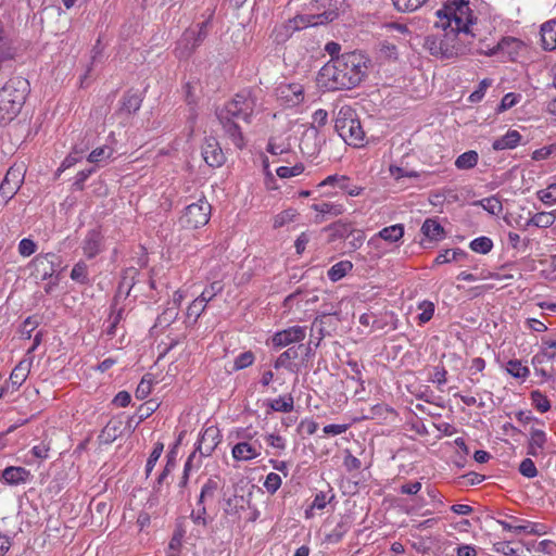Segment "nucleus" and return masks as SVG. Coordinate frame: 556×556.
<instances>
[{
    "instance_id": "obj_1",
    "label": "nucleus",
    "mask_w": 556,
    "mask_h": 556,
    "mask_svg": "<svg viewBox=\"0 0 556 556\" xmlns=\"http://www.w3.org/2000/svg\"><path fill=\"white\" fill-rule=\"evenodd\" d=\"M437 17L434 27L441 31L428 35L424 42V47L431 55L451 59L468 52L477 53L479 41L476 42V23L468 2H446L437 11Z\"/></svg>"
},
{
    "instance_id": "obj_2",
    "label": "nucleus",
    "mask_w": 556,
    "mask_h": 556,
    "mask_svg": "<svg viewBox=\"0 0 556 556\" xmlns=\"http://www.w3.org/2000/svg\"><path fill=\"white\" fill-rule=\"evenodd\" d=\"M369 60L357 51L332 58L319 71L317 84L329 91L352 89L367 76Z\"/></svg>"
},
{
    "instance_id": "obj_3",
    "label": "nucleus",
    "mask_w": 556,
    "mask_h": 556,
    "mask_svg": "<svg viewBox=\"0 0 556 556\" xmlns=\"http://www.w3.org/2000/svg\"><path fill=\"white\" fill-rule=\"evenodd\" d=\"M255 106L256 99L251 92H240L216 113L225 132L238 149L244 147V138L235 119H242L250 123Z\"/></svg>"
},
{
    "instance_id": "obj_4",
    "label": "nucleus",
    "mask_w": 556,
    "mask_h": 556,
    "mask_svg": "<svg viewBox=\"0 0 556 556\" xmlns=\"http://www.w3.org/2000/svg\"><path fill=\"white\" fill-rule=\"evenodd\" d=\"M29 81L17 76L9 79L0 89V125L13 121L21 112L27 94Z\"/></svg>"
},
{
    "instance_id": "obj_5",
    "label": "nucleus",
    "mask_w": 556,
    "mask_h": 556,
    "mask_svg": "<svg viewBox=\"0 0 556 556\" xmlns=\"http://www.w3.org/2000/svg\"><path fill=\"white\" fill-rule=\"evenodd\" d=\"M338 13L327 10L320 14L298 15L274 27L270 37L276 45H283L296 30L332 22Z\"/></svg>"
},
{
    "instance_id": "obj_6",
    "label": "nucleus",
    "mask_w": 556,
    "mask_h": 556,
    "mask_svg": "<svg viewBox=\"0 0 556 556\" xmlns=\"http://www.w3.org/2000/svg\"><path fill=\"white\" fill-rule=\"evenodd\" d=\"M334 128L348 144L356 148L364 146L365 132L352 106L346 104L340 106L336 116Z\"/></svg>"
},
{
    "instance_id": "obj_7",
    "label": "nucleus",
    "mask_w": 556,
    "mask_h": 556,
    "mask_svg": "<svg viewBox=\"0 0 556 556\" xmlns=\"http://www.w3.org/2000/svg\"><path fill=\"white\" fill-rule=\"evenodd\" d=\"M219 442L220 433L216 426H208L204 428L200 439L198 440L197 448L190 454L185 464L181 484L187 483L189 471L192 468H199L202 464V458L211 456Z\"/></svg>"
},
{
    "instance_id": "obj_8",
    "label": "nucleus",
    "mask_w": 556,
    "mask_h": 556,
    "mask_svg": "<svg viewBox=\"0 0 556 556\" xmlns=\"http://www.w3.org/2000/svg\"><path fill=\"white\" fill-rule=\"evenodd\" d=\"M208 21L202 22L197 25V28H188L182 34L177 42L176 52L179 59L189 58L192 52L205 40L207 37Z\"/></svg>"
},
{
    "instance_id": "obj_9",
    "label": "nucleus",
    "mask_w": 556,
    "mask_h": 556,
    "mask_svg": "<svg viewBox=\"0 0 556 556\" xmlns=\"http://www.w3.org/2000/svg\"><path fill=\"white\" fill-rule=\"evenodd\" d=\"M211 215V204L205 199L189 204L180 216V224L188 229H197L208 223Z\"/></svg>"
},
{
    "instance_id": "obj_10",
    "label": "nucleus",
    "mask_w": 556,
    "mask_h": 556,
    "mask_svg": "<svg viewBox=\"0 0 556 556\" xmlns=\"http://www.w3.org/2000/svg\"><path fill=\"white\" fill-rule=\"evenodd\" d=\"M24 177L25 165L23 163L14 164L8 169L0 185V195L4 198L7 202L18 191L24 181Z\"/></svg>"
},
{
    "instance_id": "obj_11",
    "label": "nucleus",
    "mask_w": 556,
    "mask_h": 556,
    "mask_svg": "<svg viewBox=\"0 0 556 556\" xmlns=\"http://www.w3.org/2000/svg\"><path fill=\"white\" fill-rule=\"evenodd\" d=\"M61 265V258L55 253L39 254L33 260L34 274L46 280L51 278Z\"/></svg>"
},
{
    "instance_id": "obj_12",
    "label": "nucleus",
    "mask_w": 556,
    "mask_h": 556,
    "mask_svg": "<svg viewBox=\"0 0 556 556\" xmlns=\"http://www.w3.org/2000/svg\"><path fill=\"white\" fill-rule=\"evenodd\" d=\"M520 47V41L513 37L503 38L501 41L495 45H484L483 40L479 39V48H477V53L493 55L498 52H503L513 56L518 53V49Z\"/></svg>"
},
{
    "instance_id": "obj_13",
    "label": "nucleus",
    "mask_w": 556,
    "mask_h": 556,
    "mask_svg": "<svg viewBox=\"0 0 556 556\" xmlns=\"http://www.w3.org/2000/svg\"><path fill=\"white\" fill-rule=\"evenodd\" d=\"M278 98L288 106H295L304 100V88L301 84H281L277 88Z\"/></svg>"
},
{
    "instance_id": "obj_14",
    "label": "nucleus",
    "mask_w": 556,
    "mask_h": 556,
    "mask_svg": "<svg viewBox=\"0 0 556 556\" xmlns=\"http://www.w3.org/2000/svg\"><path fill=\"white\" fill-rule=\"evenodd\" d=\"M306 336L305 327L293 326L278 331L273 337L275 348H283L291 343L301 342Z\"/></svg>"
},
{
    "instance_id": "obj_15",
    "label": "nucleus",
    "mask_w": 556,
    "mask_h": 556,
    "mask_svg": "<svg viewBox=\"0 0 556 556\" xmlns=\"http://www.w3.org/2000/svg\"><path fill=\"white\" fill-rule=\"evenodd\" d=\"M202 156L205 163L211 167H219L226 160L223 150L215 138L206 139L202 147Z\"/></svg>"
},
{
    "instance_id": "obj_16",
    "label": "nucleus",
    "mask_w": 556,
    "mask_h": 556,
    "mask_svg": "<svg viewBox=\"0 0 556 556\" xmlns=\"http://www.w3.org/2000/svg\"><path fill=\"white\" fill-rule=\"evenodd\" d=\"M261 444L250 443L248 441L237 443L231 451L236 460H251L261 455Z\"/></svg>"
},
{
    "instance_id": "obj_17",
    "label": "nucleus",
    "mask_w": 556,
    "mask_h": 556,
    "mask_svg": "<svg viewBox=\"0 0 556 556\" xmlns=\"http://www.w3.org/2000/svg\"><path fill=\"white\" fill-rule=\"evenodd\" d=\"M225 481L219 476H212L202 485L198 505H203L207 500H213L216 492L224 488Z\"/></svg>"
},
{
    "instance_id": "obj_18",
    "label": "nucleus",
    "mask_w": 556,
    "mask_h": 556,
    "mask_svg": "<svg viewBox=\"0 0 556 556\" xmlns=\"http://www.w3.org/2000/svg\"><path fill=\"white\" fill-rule=\"evenodd\" d=\"M31 364H33L31 358H23L13 368V370L10 375V382L15 390L18 389L27 379V377L30 372Z\"/></svg>"
},
{
    "instance_id": "obj_19",
    "label": "nucleus",
    "mask_w": 556,
    "mask_h": 556,
    "mask_svg": "<svg viewBox=\"0 0 556 556\" xmlns=\"http://www.w3.org/2000/svg\"><path fill=\"white\" fill-rule=\"evenodd\" d=\"M102 237L99 231L91 230L87 233L83 250L87 257L92 258L101 251Z\"/></svg>"
},
{
    "instance_id": "obj_20",
    "label": "nucleus",
    "mask_w": 556,
    "mask_h": 556,
    "mask_svg": "<svg viewBox=\"0 0 556 556\" xmlns=\"http://www.w3.org/2000/svg\"><path fill=\"white\" fill-rule=\"evenodd\" d=\"M28 476H29V472L25 468L14 467V466L7 467L1 472V478L8 484H11V485H16V484L26 482Z\"/></svg>"
},
{
    "instance_id": "obj_21",
    "label": "nucleus",
    "mask_w": 556,
    "mask_h": 556,
    "mask_svg": "<svg viewBox=\"0 0 556 556\" xmlns=\"http://www.w3.org/2000/svg\"><path fill=\"white\" fill-rule=\"evenodd\" d=\"M541 37L545 50L556 49V20L548 21L541 26Z\"/></svg>"
},
{
    "instance_id": "obj_22",
    "label": "nucleus",
    "mask_w": 556,
    "mask_h": 556,
    "mask_svg": "<svg viewBox=\"0 0 556 556\" xmlns=\"http://www.w3.org/2000/svg\"><path fill=\"white\" fill-rule=\"evenodd\" d=\"M303 293L301 290H296L295 292L289 294L283 301V307L291 309L294 305H299L300 302H304L306 306L313 305L318 302V295L315 293Z\"/></svg>"
},
{
    "instance_id": "obj_23",
    "label": "nucleus",
    "mask_w": 556,
    "mask_h": 556,
    "mask_svg": "<svg viewBox=\"0 0 556 556\" xmlns=\"http://www.w3.org/2000/svg\"><path fill=\"white\" fill-rule=\"evenodd\" d=\"M521 140V135L517 130H508L504 136L493 141V149L495 151L514 149Z\"/></svg>"
},
{
    "instance_id": "obj_24",
    "label": "nucleus",
    "mask_w": 556,
    "mask_h": 556,
    "mask_svg": "<svg viewBox=\"0 0 556 556\" xmlns=\"http://www.w3.org/2000/svg\"><path fill=\"white\" fill-rule=\"evenodd\" d=\"M546 443V435L543 430L532 429L530 440L527 448V454L533 457L539 455V450H542Z\"/></svg>"
},
{
    "instance_id": "obj_25",
    "label": "nucleus",
    "mask_w": 556,
    "mask_h": 556,
    "mask_svg": "<svg viewBox=\"0 0 556 556\" xmlns=\"http://www.w3.org/2000/svg\"><path fill=\"white\" fill-rule=\"evenodd\" d=\"M142 99L138 93L126 92L122 99L121 111L128 115L136 113L141 106Z\"/></svg>"
},
{
    "instance_id": "obj_26",
    "label": "nucleus",
    "mask_w": 556,
    "mask_h": 556,
    "mask_svg": "<svg viewBox=\"0 0 556 556\" xmlns=\"http://www.w3.org/2000/svg\"><path fill=\"white\" fill-rule=\"evenodd\" d=\"M421 231L430 240H440L444 236L443 227L432 218H427L424 222Z\"/></svg>"
},
{
    "instance_id": "obj_27",
    "label": "nucleus",
    "mask_w": 556,
    "mask_h": 556,
    "mask_svg": "<svg viewBox=\"0 0 556 556\" xmlns=\"http://www.w3.org/2000/svg\"><path fill=\"white\" fill-rule=\"evenodd\" d=\"M472 205L481 206L492 215H498L503 211V204L501 200L495 195L482 200H477L472 203Z\"/></svg>"
},
{
    "instance_id": "obj_28",
    "label": "nucleus",
    "mask_w": 556,
    "mask_h": 556,
    "mask_svg": "<svg viewBox=\"0 0 556 556\" xmlns=\"http://www.w3.org/2000/svg\"><path fill=\"white\" fill-rule=\"evenodd\" d=\"M303 348L302 344L299 346H292L281 353L275 362V368H290V361L299 357V350Z\"/></svg>"
},
{
    "instance_id": "obj_29",
    "label": "nucleus",
    "mask_w": 556,
    "mask_h": 556,
    "mask_svg": "<svg viewBox=\"0 0 556 556\" xmlns=\"http://www.w3.org/2000/svg\"><path fill=\"white\" fill-rule=\"evenodd\" d=\"M268 405L274 412L289 413L294 407V401L292 395H285L278 399L270 400Z\"/></svg>"
},
{
    "instance_id": "obj_30",
    "label": "nucleus",
    "mask_w": 556,
    "mask_h": 556,
    "mask_svg": "<svg viewBox=\"0 0 556 556\" xmlns=\"http://www.w3.org/2000/svg\"><path fill=\"white\" fill-rule=\"evenodd\" d=\"M247 503L248 501H245L243 496L235 494L226 500L224 511L231 516L239 515V513L245 508Z\"/></svg>"
},
{
    "instance_id": "obj_31",
    "label": "nucleus",
    "mask_w": 556,
    "mask_h": 556,
    "mask_svg": "<svg viewBox=\"0 0 556 556\" xmlns=\"http://www.w3.org/2000/svg\"><path fill=\"white\" fill-rule=\"evenodd\" d=\"M478 160H479L478 153L473 150H470V151H467V152L460 154L456 159L455 166L458 169H471L477 165Z\"/></svg>"
},
{
    "instance_id": "obj_32",
    "label": "nucleus",
    "mask_w": 556,
    "mask_h": 556,
    "mask_svg": "<svg viewBox=\"0 0 556 556\" xmlns=\"http://www.w3.org/2000/svg\"><path fill=\"white\" fill-rule=\"evenodd\" d=\"M352 268L353 265L350 261H341L331 266L328 270V277L331 281L336 282L343 278Z\"/></svg>"
},
{
    "instance_id": "obj_33",
    "label": "nucleus",
    "mask_w": 556,
    "mask_h": 556,
    "mask_svg": "<svg viewBox=\"0 0 556 556\" xmlns=\"http://www.w3.org/2000/svg\"><path fill=\"white\" fill-rule=\"evenodd\" d=\"M404 235V227L401 224L392 225L381 229L378 236L388 242H396Z\"/></svg>"
},
{
    "instance_id": "obj_34",
    "label": "nucleus",
    "mask_w": 556,
    "mask_h": 556,
    "mask_svg": "<svg viewBox=\"0 0 556 556\" xmlns=\"http://www.w3.org/2000/svg\"><path fill=\"white\" fill-rule=\"evenodd\" d=\"M555 222V217L552 213L548 212H540L534 214L526 224V226H535L539 228H547L552 226Z\"/></svg>"
},
{
    "instance_id": "obj_35",
    "label": "nucleus",
    "mask_w": 556,
    "mask_h": 556,
    "mask_svg": "<svg viewBox=\"0 0 556 556\" xmlns=\"http://www.w3.org/2000/svg\"><path fill=\"white\" fill-rule=\"evenodd\" d=\"M312 208L318 213L321 214H329L332 216L341 215L344 212L343 204L339 203H330V202H323L318 204H313Z\"/></svg>"
},
{
    "instance_id": "obj_36",
    "label": "nucleus",
    "mask_w": 556,
    "mask_h": 556,
    "mask_svg": "<svg viewBox=\"0 0 556 556\" xmlns=\"http://www.w3.org/2000/svg\"><path fill=\"white\" fill-rule=\"evenodd\" d=\"M532 405L540 412L546 413L551 409L549 400L540 391L533 390L530 394Z\"/></svg>"
},
{
    "instance_id": "obj_37",
    "label": "nucleus",
    "mask_w": 556,
    "mask_h": 556,
    "mask_svg": "<svg viewBox=\"0 0 556 556\" xmlns=\"http://www.w3.org/2000/svg\"><path fill=\"white\" fill-rule=\"evenodd\" d=\"M506 370L515 378H527L530 375V370L527 366H523L520 361L511 359L506 365Z\"/></svg>"
},
{
    "instance_id": "obj_38",
    "label": "nucleus",
    "mask_w": 556,
    "mask_h": 556,
    "mask_svg": "<svg viewBox=\"0 0 556 556\" xmlns=\"http://www.w3.org/2000/svg\"><path fill=\"white\" fill-rule=\"evenodd\" d=\"M329 229L332 231V238L333 239H343L349 238L350 233L352 232L353 228L352 225L349 223L343 222H337L333 223Z\"/></svg>"
},
{
    "instance_id": "obj_39",
    "label": "nucleus",
    "mask_w": 556,
    "mask_h": 556,
    "mask_svg": "<svg viewBox=\"0 0 556 556\" xmlns=\"http://www.w3.org/2000/svg\"><path fill=\"white\" fill-rule=\"evenodd\" d=\"M492 248L493 242L488 237H479L470 242V249L477 253L486 254L492 250Z\"/></svg>"
},
{
    "instance_id": "obj_40",
    "label": "nucleus",
    "mask_w": 556,
    "mask_h": 556,
    "mask_svg": "<svg viewBox=\"0 0 556 556\" xmlns=\"http://www.w3.org/2000/svg\"><path fill=\"white\" fill-rule=\"evenodd\" d=\"M296 215H298V213H296L295 210L288 208V210H286V211H283L280 214L275 216L274 223H273V227L275 229L281 228L285 225L293 222L295 219Z\"/></svg>"
},
{
    "instance_id": "obj_41",
    "label": "nucleus",
    "mask_w": 556,
    "mask_h": 556,
    "mask_svg": "<svg viewBox=\"0 0 556 556\" xmlns=\"http://www.w3.org/2000/svg\"><path fill=\"white\" fill-rule=\"evenodd\" d=\"M427 0H392L400 12H412L420 8Z\"/></svg>"
},
{
    "instance_id": "obj_42",
    "label": "nucleus",
    "mask_w": 556,
    "mask_h": 556,
    "mask_svg": "<svg viewBox=\"0 0 556 556\" xmlns=\"http://www.w3.org/2000/svg\"><path fill=\"white\" fill-rule=\"evenodd\" d=\"M113 154V149L106 146L96 148L91 151V153L88 155V162L90 163H99L105 159L111 157Z\"/></svg>"
},
{
    "instance_id": "obj_43",
    "label": "nucleus",
    "mask_w": 556,
    "mask_h": 556,
    "mask_svg": "<svg viewBox=\"0 0 556 556\" xmlns=\"http://www.w3.org/2000/svg\"><path fill=\"white\" fill-rule=\"evenodd\" d=\"M497 522L505 531L521 533L523 520L517 517L509 516L507 519L498 520Z\"/></svg>"
},
{
    "instance_id": "obj_44",
    "label": "nucleus",
    "mask_w": 556,
    "mask_h": 556,
    "mask_svg": "<svg viewBox=\"0 0 556 556\" xmlns=\"http://www.w3.org/2000/svg\"><path fill=\"white\" fill-rule=\"evenodd\" d=\"M223 283L220 281H214L210 287L205 288L199 298L207 305L218 293L223 291Z\"/></svg>"
},
{
    "instance_id": "obj_45",
    "label": "nucleus",
    "mask_w": 556,
    "mask_h": 556,
    "mask_svg": "<svg viewBox=\"0 0 556 556\" xmlns=\"http://www.w3.org/2000/svg\"><path fill=\"white\" fill-rule=\"evenodd\" d=\"M255 356L251 351H245L236 357L233 362V370H241L254 363Z\"/></svg>"
},
{
    "instance_id": "obj_46",
    "label": "nucleus",
    "mask_w": 556,
    "mask_h": 556,
    "mask_svg": "<svg viewBox=\"0 0 556 556\" xmlns=\"http://www.w3.org/2000/svg\"><path fill=\"white\" fill-rule=\"evenodd\" d=\"M304 172V165L302 163H298L294 166H280L276 169V174L280 178H290L294 176H299Z\"/></svg>"
},
{
    "instance_id": "obj_47",
    "label": "nucleus",
    "mask_w": 556,
    "mask_h": 556,
    "mask_svg": "<svg viewBox=\"0 0 556 556\" xmlns=\"http://www.w3.org/2000/svg\"><path fill=\"white\" fill-rule=\"evenodd\" d=\"M152 391V377L151 375H146L141 379L140 383L136 389V397L139 400L146 399Z\"/></svg>"
},
{
    "instance_id": "obj_48",
    "label": "nucleus",
    "mask_w": 556,
    "mask_h": 556,
    "mask_svg": "<svg viewBox=\"0 0 556 556\" xmlns=\"http://www.w3.org/2000/svg\"><path fill=\"white\" fill-rule=\"evenodd\" d=\"M71 278L77 282L86 283L88 282V268L84 262H79L75 264L72 269Z\"/></svg>"
},
{
    "instance_id": "obj_49",
    "label": "nucleus",
    "mask_w": 556,
    "mask_h": 556,
    "mask_svg": "<svg viewBox=\"0 0 556 556\" xmlns=\"http://www.w3.org/2000/svg\"><path fill=\"white\" fill-rule=\"evenodd\" d=\"M163 448H164L163 443H161V442L155 443L153 451L151 452V454L147 460V465H146L147 476H149L151 473V471L153 470L156 462L159 460L160 456L162 455Z\"/></svg>"
},
{
    "instance_id": "obj_50",
    "label": "nucleus",
    "mask_w": 556,
    "mask_h": 556,
    "mask_svg": "<svg viewBox=\"0 0 556 556\" xmlns=\"http://www.w3.org/2000/svg\"><path fill=\"white\" fill-rule=\"evenodd\" d=\"M538 198L544 204H556V184H551L546 189L538 191Z\"/></svg>"
},
{
    "instance_id": "obj_51",
    "label": "nucleus",
    "mask_w": 556,
    "mask_h": 556,
    "mask_svg": "<svg viewBox=\"0 0 556 556\" xmlns=\"http://www.w3.org/2000/svg\"><path fill=\"white\" fill-rule=\"evenodd\" d=\"M206 307V304L198 296L189 306L187 309L188 317H194V321L198 320V318L201 316V314L204 312Z\"/></svg>"
},
{
    "instance_id": "obj_52",
    "label": "nucleus",
    "mask_w": 556,
    "mask_h": 556,
    "mask_svg": "<svg viewBox=\"0 0 556 556\" xmlns=\"http://www.w3.org/2000/svg\"><path fill=\"white\" fill-rule=\"evenodd\" d=\"M519 472L527 478L538 476V469L531 458H525L519 465Z\"/></svg>"
},
{
    "instance_id": "obj_53",
    "label": "nucleus",
    "mask_w": 556,
    "mask_h": 556,
    "mask_svg": "<svg viewBox=\"0 0 556 556\" xmlns=\"http://www.w3.org/2000/svg\"><path fill=\"white\" fill-rule=\"evenodd\" d=\"M281 485V478L278 473L270 472L267 475L264 486L270 494H274Z\"/></svg>"
},
{
    "instance_id": "obj_54",
    "label": "nucleus",
    "mask_w": 556,
    "mask_h": 556,
    "mask_svg": "<svg viewBox=\"0 0 556 556\" xmlns=\"http://www.w3.org/2000/svg\"><path fill=\"white\" fill-rule=\"evenodd\" d=\"M84 150H78L76 147L74 148L73 152H71L62 162L61 167L59 168V172L64 170L66 168L72 167L77 162H79L80 156L79 154H83Z\"/></svg>"
},
{
    "instance_id": "obj_55",
    "label": "nucleus",
    "mask_w": 556,
    "mask_h": 556,
    "mask_svg": "<svg viewBox=\"0 0 556 556\" xmlns=\"http://www.w3.org/2000/svg\"><path fill=\"white\" fill-rule=\"evenodd\" d=\"M18 252L22 256H30L36 252V243L28 238H24L20 241Z\"/></svg>"
},
{
    "instance_id": "obj_56",
    "label": "nucleus",
    "mask_w": 556,
    "mask_h": 556,
    "mask_svg": "<svg viewBox=\"0 0 556 556\" xmlns=\"http://www.w3.org/2000/svg\"><path fill=\"white\" fill-rule=\"evenodd\" d=\"M94 172V168L91 167L89 169H84L77 173L73 187L76 190H83L85 181L89 178V176Z\"/></svg>"
},
{
    "instance_id": "obj_57",
    "label": "nucleus",
    "mask_w": 556,
    "mask_h": 556,
    "mask_svg": "<svg viewBox=\"0 0 556 556\" xmlns=\"http://www.w3.org/2000/svg\"><path fill=\"white\" fill-rule=\"evenodd\" d=\"M521 532L541 535L545 533V530L543 525L523 520Z\"/></svg>"
},
{
    "instance_id": "obj_58",
    "label": "nucleus",
    "mask_w": 556,
    "mask_h": 556,
    "mask_svg": "<svg viewBox=\"0 0 556 556\" xmlns=\"http://www.w3.org/2000/svg\"><path fill=\"white\" fill-rule=\"evenodd\" d=\"M359 324L369 327L371 326L374 329H382V325L379 320L375 318V316L370 313H364L359 316Z\"/></svg>"
},
{
    "instance_id": "obj_59",
    "label": "nucleus",
    "mask_w": 556,
    "mask_h": 556,
    "mask_svg": "<svg viewBox=\"0 0 556 556\" xmlns=\"http://www.w3.org/2000/svg\"><path fill=\"white\" fill-rule=\"evenodd\" d=\"M341 190L345 191L351 197L359 195L363 191L362 187L358 186H351L350 185V178L345 176V181H340L338 186Z\"/></svg>"
},
{
    "instance_id": "obj_60",
    "label": "nucleus",
    "mask_w": 556,
    "mask_h": 556,
    "mask_svg": "<svg viewBox=\"0 0 556 556\" xmlns=\"http://www.w3.org/2000/svg\"><path fill=\"white\" fill-rule=\"evenodd\" d=\"M389 170H390L391 176L396 180L401 179L402 177H418L417 172H414V170L407 172L404 168L395 166V165H391Z\"/></svg>"
},
{
    "instance_id": "obj_61",
    "label": "nucleus",
    "mask_w": 556,
    "mask_h": 556,
    "mask_svg": "<svg viewBox=\"0 0 556 556\" xmlns=\"http://www.w3.org/2000/svg\"><path fill=\"white\" fill-rule=\"evenodd\" d=\"M420 307H422V313L418 315V319L421 324L429 321L434 313V305L432 303H424Z\"/></svg>"
},
{
    "instance_id": "obj_62",
    "label": "nucleus",
    "mask_w": 556,
    "mask_h": 556,
    "mask_svg": "<svg viewBox=\"0 0 556 556\" xmlns=\"http://www.w3.org/2000/svg\"><path fill=\"white\" fill-rule=\"evenodd\" d=\"M349 429V425H327L324 427L323 431L325 434L329 435H339L344 433Z\"/></svg>"
},
{
    "instance_id": "obj_63",
    "label": "nucleus",
    "mask_w": 556,
    "mask_h": 556,
    "mask_svg": "<svg viewBox=\"0 0 556 556\" xmlns=\"http://www.w3.org/2000/svg\"><path fill=\"white\" fill-rule=\"evenodd\" d=\"M554 151H556V148L554 146L543 147L533 152L532 159L535 161L546 160L552 155Z\"/></svg>"
},
{
    "instance_id": "obj_64",
    "label": "nucleus",
    "mask_w": 556,
    "mask_h": 556,
    "mask_svg": "<svg viewBox=\"0 0 556 556\" xmlns=\"http://www.w3.org/2000/svg\"><path fill=\"white\" fill-rule=\"evenodd\" d=\"M178 316L177 308H167L163 312V314L159 317L160 325H169L172 321H174Z\"/></svg>"
}]
</instances>
